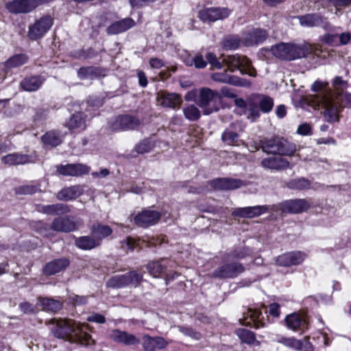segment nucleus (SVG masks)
Listing matches in <instances>:
<instances>
[{
    "label": "nucleus",
    "mask_w": 351,
    "mask_h": 351,
    "mask_svg": "<svg viewBox=\"0 0 351 351\" xmlns=\"http://www.w3.org/2000/svg\"><path fill=\"white\" fill-rule=\"evenodd\" d=\"M315 94L308 95L305 100L314 109L324 108V117L330 123L339 121V114L344 108H351V93L345 92L332 95L328 90V82L316 80L311 86Z\"/></svg>",
    "instance_id": "obj_1"
},
{
    "label": "nucleus",
    "mask_w": 351,
    "mask_h": 351,
    "mask_svg": "<svg viewBox=\"0 0 351 351\" xmlns=\"http://www.w3.org/2000/svg\"><path fill=\"white\" fill-rule=\"evenodd\" d=\"M49 328L56 338L87 346L94 340L88 333V326L69 319H53L49 322Z\"/></svg>",
    "instance_id": "obj_2"
},
{
    "label": "nucleus",
    "mask_w": 351,
    "mask_h": 351,
    "mask_svg": "<svg viewBox=\"0 0 351 351\" xmlns=\"http://www.w3.org/2000/svg\"><path fill=\"white\" fill-rule=\"evenodd\" d=\"M271 51L275 57L289 61L304 58L310 53L306 46L285 43L272 46Z\"/></svg>",
    "instance_id": "obj_3"
},
{
    "label": "nucleus",
    "mask_w": 351,
    "mask_h": 351,
    "mask_svg": "<svg viewBox=\"0 0 351 351\" xmlns=\"http://www.w3.org/2000/svg\"><path fill=\"white\" fill-rule=\"evenodd\" d=\"M261 148L264 152L268 154L285 156H291L296 151V146L294 143L280 136L264 140L262 142Z\"/></svg>",
    "instance_id": "obj_4"
},
{
    "label": "nucleus",
    "mask_w": 351,
    "mask_h": 351,
    "mask_svg": "<svg viewBox=\"0 0 351 351\" xmlns=\"http://www.w3.org/2000/svg\"><path fill=\"white\" fill-rule=\"evenodd\" d=\"M221 101V95L209 88H202L199 90L197 104L202 109L205 115L218 111Z\"/></svg>",
    "instance_id": "obj_5"
},
{
    "label": "nucleus",
    "mask_w": 351,
    "mask_h": 351,
    "mask_svg": "<svg viewBox=\"0 0 351 351\" xmlns=\"http://www.w3.org/2000/svg\"><path fill=\"white\" fill-rule=\"evenodd\" d=\"M143 275L136 271H132L125 274L117 275L110 278L106 282L108 287L123 288L127 286L136 287L142 280Z\"/></svg>",
    "instance_id": "obj_6"
},
{
    "label": "nucleus",
    "mask_w": 351,
    "mask_h": 351,
    "mask_svg": "<svg viewBox=\"0 0 351 351\" xmlns=\"http://www.w3.org/2000/svg\"><path fill=\"white\" fill-rule=\"evenodd\" d=\"M309 207V203L304 199H295L282 202L278 205L271 206V211L280 210L284 213L298 214L307 210Z\"/></svg>",
    "instance_id": "obj_7"
},
{
    "label": "nucleus",
    "mask_w": 351,
    "mask_h": 351,
    "mask_svg": "<svg viewBox=\"0 0 351 351\" xmlns=\"http://www.w3.org/2000/svg\"><path fill=\"white\" fill-rule=\"evenodd\" d=\"M53 24V19L49 15L43 16L29 25L28 36L32 40L41 38L51 29Z\"/></svg>",
    "instance_id": "obj_8"
},
{
    "label": "nucleus",
    "mask_w": 351,
    "mask_h": 351,
    "mask_svg": "<svg viewBox=\"0 0 351 351\" xmlns=\"http://www.w3.org/2000/svg\"><path fill=\"white\" fill-rule=\"evenodd\" d=\"M244 271L245 268L240 263H226L214 270L213 276L220 279L234 278Z\"/></svg>",
    "instance_id": "obj_9"
},
{
    "label": "nucleus",
    "mask_w": 351,
    "mask_h": 351,
    "mask_svg": "<svg viewBox=\"0 0 351 351\" xmlns=\"http://www.w3.org/2000/svg\"><path fill=\"white\" fill-rule=\"evenodd\" d=\"M264 313L261 309L258 308H248L245 313H244L243 319H240V322L243 325L252 326L255 328H259L263 327L265 325V319L267 318V311L265 306H263Z\"/></svg>",
    "instance_id": "obj_10"
},
{
    "label": "nucleus",
    "mask_w": 351,
    "mask_h": 351,
    "mask_svg": "<svg viewBox=\"0 0 351 351\" xmlns=\"http://www.w3.org/2000/svg\"><path fill=\"white\" fill-rule=\"evenodd\" d=\"M222 62L226 64L231 72L239 70L242 74L246 73L244 69H250L251 66L250 60L244 56L239 54L222 55Z\"/></svg>",
    "instance_id": "obj_11"
},
{
    "label": "nucleus",
    "mask_w": 351,
    "mask_h": 351,
    "mask_svg": "<svg viewBox=\"0 0 351 351\" xmlns=\"http://www.w3.org/2000/svg\"><path fill=\"white\" fill-rule=\"evenodd\" d=\"M231 10L227 8H207L198 12V18L204 23L215 22L227 18Z\"/></svg>",
    "instance_id": "obj_12"
},
{
    "label": "nucleus",
    "mask_w": 351,
    "mask_h": 351,
    "mask_svg": "<svg viewBox=\"0 0 351 351\" xmlns=\"http://www.w3.org/2000/svg\"><path fill=\"white\" fill-rule=\"evenodd\" d=\"M160 217L161 214L157 210L145 209L134 217V221L138 227L146 228L156 224Z\"/></svg>",
    "instance_id": "obj_13"
},
{
    "label": "nucleus",
    "mask_w": 351,
    "mask_h": 351,
    "mask_svg": "<svg viewBox=\"0 0 351 351\" xmlns=\"http://www.w3.org/2000/svg\"><path fill=\"white\" fill-rule=\"evenodd\" d=\"M141 121L136 117L130 114L118 116L111 125L112 130H132L138 128Z\"/></svg>",
    "instance_id": "obj_14"
},
{
    "label": "nucleus",
    "mask_w": 351,
    "mask_h": 351,
    "mask_svg": "<svg viewBox=\"0 0 351 351\" xmlns=\"http://www.w3.org/2000/svg\"><path fill=\"white\" fill-rule=\"evenodd\" d=\"M90 169V167L82 163L59 165L56 167L57 172L63 176H82L88 174Z\"/></svg>",
    "instance_id": "obj_15"
},
{
    "label": "nucleus",
    "mask_w": 351,
    "mask_h": 351,
    "mask_svg": "<svg viewBox=\"0 0 351 351\" xmlns=\"http://www.w3.org/2000/svg\"><path fill=\"white\" fill-rule=\"evenodd\" d=\"M306 258V254L300 251L282 254L276 259V263L281 267H290L301 264Z\"/></svg>",
    "instance_id": "obj_16"
},
{
    "label": "nucleus",
    "mask_w": 351,
    "mask_h": 351,
    "mask_svg": "<svg viewBox=\"0 0 351 351\" xmlns=\"http://www.w3.org/2000/svg\"><path fill=\"white\" fill-rule=\"evenodd\" d=\"M6 9L13 14H27L36 8L34 0H12L5 4Z\"/></svg>",
    "instance_id": "obj_17"
},
{
    "label": "nucleus",
    "mask_w": 351,
    "mask_h": 351,
    "mask_svg": "<svg viewBox=\"0 0 351 351\" xmlns=\"http://www.w3.org/2000/svg\"><path fill=\"white\" fill-rule=\"evenodd\" d=\"M268 211H271V206H247L234 209L232 213V215L243 218H253L258 217Z\"/></svg>",
    "instance_id": "obj_18"
},
{
    "label": "nucleus",
    "mask_w": 351,
    "mask_h": 351,
    "mask_svg": "<svg viewBox=\"0 0 351 351\" xmlns=\"http://www.w3.org/2000/svg\"><path fill=\"white\" fill-rule=\"evenodd\" d=\"M211 78L215 82L226 83L238 86L247 87L250 86V82L247 80L240 78L237 76L228 75L226 71H224L223 72L214 73L212 74Z\"/></svg>",
    "instance_id": "obj_19"
},
{
    "label": "nucleus",
    "mask_w": 351,
    "mask_h": 351,
    "mask_svg": "<svg viewBox=\"0 0 351 351\" xmlns=\"http://www.w3.org/2000/svg\"><path fill=\"white\" fill-rule=\"evenodd\" d=\"M268 33L263 29H253L243 37V44L245 46L258 45L263 43L267 38Z\"/></svg>",
    "instance_id": "obj_20"
},
{
    "label": "nucleus",
    "mask_w": 351,
    "mask_h": 351,
    "mask_svg": "<svg viewBox=\"0 0 351 351\" xmlns=\"http://www.w3.org/2000/svg\"><path fill=\"white\" fill-rule=\"evenodd\" d=\"M244 184L243 181L236 178H221L213 180L210 182V186L215 189L234 190L241 187Z\"/></svg>",
    "instance_id": "obj_21"
},
{
    "label": "nucleus",
    "mask_w": 351,
    "mask_h": 351,
    "mask_svg": "<svg viewBox=\"0 0 351 351\" xmlns=\"http://www.w3.org/2000/svg\"><path fill=\"white\" fill-rule=\"evenodd\" d=\"M51 229L62 232H69L77 229V223L71 217H58L53 219Z\"/></svg>",
    "instance_id": "obj_22"
},
{
    "label": "nucleus",
    "mask_w": 351,
    "mask_h": 351,
    "mask_svg": "<svg viewBox=\"0 0 351 351\" xmlns=\"http://www.w3.org/2000/svg\"><path fill=\"white\" fill-rule=\"evenodd\" d=\"M285 323L288 328L293 330H302L304 332L308 328L306 317L296 313L287 315Z\"/></svg>",
    "instance_id": "obj_23"
},
{
    "label": "nucleus",
    "mask_w": 351,
    "mask_h": 351,
    "mask_svg": "<svg viewBox=\"0 0 351 351\" xmlns=\"http://www.w3.org/2000/svg\"><path fill=\"white\" fill-rule=\"evenodd\" d=\"M261 166L265 169L275 171H283L290 168V162L282 157L270 156L261 160Z\"/></svg>",
    "instance_id": "obj_24"
},
{
    "label": "nucleus",
    "mask_w": 351,
    "mask_h": 351,
    "mask_svg": "<svg viewBox=\"0 0 351 351\" xmlns=\"http://www.w3.org/2000/svg\"><path fill=\"white\" fill-rule=\"evenodd\" d=\"M168 345V342L162 337H151L145 335L142 339V346L145 351H156V349H163Z\"/></svg>",
    "instance_id": "obj_25"
},
{
    "label": "nucleus",
    "mask_w": 351,
    "mask_h": 351,
    "mask_svg": "<svg viewBox=\"0 0 351 351\" xmlns=\"http://www.w3.org/2000/svg\"><path fill=\"white\" fill-rule=\"evenodd\" d=\"M110 338L114 341L125 346H135L140 343V340L135 335L119 329L112 331Z\"/></svg>",
    "instance_id": "obj_26"
},
{
    "label": "nucleus",
    "mask_w": 351,
    "mask_h": 351,
    "mask_svg": "<svg viewBox=\"0 0 351 351\" xmlns=\"http://www.w3.org/2000/svg\"><path fill=\"white\" fill-rule=\"evenodd\" d=\"M158 104L165 107L175 108L180 106L182 100L179 95L167 92H160L157 94Z\"/></svg>",
    "instance_id": "obj_27"
},
{
    "label": "nucleus",
    "mask_w": 351,
    "mask_h": 351,
    "mask_svg": "<svg viewBox=\"0 0 351 351\" xmlns=\"http://www.w3.org/2000/svg\"><path fill=\"white\" fill-rule=\"evenodd\" d=\"M69 263L70 261L66 258L54 259L45 265L43 273L47 276L55 275L64 270L69 266Z\"/></svg>",
    "instance_id": "obj_28"
},
{
    "label": "nucleus",
    "mask_w": 351,
    "mask_h": 351,
    "mask_svg": "<svg viewBox=\"0 0 351 351\" xmlns=\"http://www.w3.org/2000/svg\"><path fill=\"white\" fill-rule=\"evenodd\" d=\"M135 25V21L132 18H125L115 21L106 29L108 35H115L124 32Z\"/></svg>",
    "instance_id": "obj_29"
},
{
    "label": "nucleus",
    "mask_w": 351,
    "mask_h": 351,
    "mask_svg": "<svg viewBox=\"0 0 351 351\" xmlns=\"http://www.w3.org/2000/svg\"><path fill=\"white\" fill-rule=\"evenodd\" d=\"M82 110L73 114L70 119L66 123L65 125L70 130L75 129L84 130L86 127V121L90 119V117Z\"/></svg>",
    "instance_id": "obj_30"
},
{
    "label": "nucleus",
    "mask_w": 351,
    "mask_h": 351,
    "mask_svg": "<svg viewBox=\"0 0 351 351\" xmlns=\"http://www.w3.org/2000/svg\"><path fill=\"white\" fill-rule=\"evenodd\" d=\"M83 188L80 185H73L60 191L56 197L60 201H70L76 199L83 194Z\"/></svg>",
    "instance_id": "obj_31"
},
{
    "label": "nucleus",
    "mask_w": 351,
    "mask_h": 351,
    "mask_svg": "<svg viewBox=\"0 0 351 351\" xmlns=\"http://www.w3.org/2000/svg\"><path fill=\"white\" fill-rule=\"evenodd\" d=\"M31 157L29 155L21 153H13L8 154L1 158V161L5 165L10 166L25 165L30 162Z\"/></svg>",
    "instance_id": "obj_32"
},
{
    "label": "nucleus",
    "mask_w": 351,
    "mask_h": 351,
    "mask_svg": "<svg viewBox=\"0 0 351 351\" xmlns=\"http://www.w3.org/2000/svg\"><path fill=\"white\" fill-rule=\"evenodd\" d=\"M45 78L42 76H31L24 78L20 83L21 88L25 91H36L43 84Z\"/></svg>",
    "instance_id": "obj_33"
},
{
    "label": "nucleus",
    "mask_w": 351,
    "mask_h": 351,
    "mask_svg": "<svg viewBox=\"0 0 351 351\" xmlns=\"http://www.w3.org/2000/svg\"><path fill=\"white\" fill-rule=\"evenodd\" d=\"M300 24L304 27H312L321 25L324 21V17L317 13L307 14L298 17Z\"/></svg>",
    "instance_id": "obj_34"
},
{
    "label": "nucleus",
    "mask_w": 351,
    "mask_h": 351,
    "mask_svg": "<svg viewBox=\"0 0 351 351\" xmlns=\"http://www.w3.org/2000/svg\"><path fill=\"white\" fill-rule=\"evenodd\" d=\"M38 211L50 215H63L70 212V208L64 204H56L40 206Z\"/></svg>",
    "instance_id": "obj_35"
},
{
    "label": "nucleus",
    "mask_w": 351,
    "mask_h": 351,
    "mask_svg": "<svg viewBox=\"0 0 351 351\" xmlns=\"http://www.w3.org/2000/svg\"><path fill=\"white\" fill-rule=\"evenodd\" d=\"M37 305L42 306L44 311L56 312L62 307L61 302L49 298L38 297Z\"/></svg>",
    "instance_id": "obj_36"
},
{
    "label": "nucleus",
    "mask_w": 351,
    "mask_h": 351,
    "mask_svg": "<svg viewBox=\"0 0 351 351\" xmlns=\"http://www.w3.org/2000/svg\"><path fill=\"white\" fill-rule=\"evenodd\" d=\"M254 101L263 113H269L274 108V99L266 95H257Z\"/></svg>",
    "instance_id": "obj_37"
},
{
    "label": "nucleus",
    "mask_w": 351,
    "mask_h": 351,
    "mask_svg": "<svg viewBox=\"0 0 351 351\" xmlns=\"http://www.w3.org/2000/svg\"><path fill=\"white\" fill-rule=\"evenodd\" d=\"M221 140L228 145L239 146L243 143L239 135L231 128H226L223 132Z\"/></svg>",
    "instance_id": "obj_38"
},
{
    "label": "nucleus",
    "mask_w": 351,
    "mask_h": 351,
    "mask_svg": "<svg viewBox=\"0 0 351 351\" xmlns=\"http://www.w3.org/2000/svg\"><path fill=\"white\" fill-rule=\"evenodd\" d=\"M112 232V229L110 226L106 225H102L101 223L94 224L91 228V233L95 240L101 241L110 236Z\"/></svg>",
    "instance_id": "obj_39"
},
{
    "label": "nucleus",
    "mask_w": 351,
    "mask_h": 351,
    "mask_svg": "<svg viewBox=\"0 0 351 351\" xmlns=\"http://www.w3.org/2000/svg\"><path fill=\"white\" fill-rule=\"evenodd\" d=\"M243 43V38L238 35H228L221 41V47L224 50H235Z\"/></svg>",
    "instance_id": "obj_40"
},
{
    "label": "nucleus",
    "mask_w": 351,
    "mask_h": 351,
    "mask_svg": "<svg viewBox=\"0 0 351 351\" xmlns=\"http://www.w3.org/2000/svg\"><path fill=\"white\" fill-rule=\"evenodd\" d=\"M102 104V100L96 97H90L86 104L83 103L82 104V106L80 107V109L84 110V111L88 114V116L91 119L96 114L95 111L97 110V109L101 106Z\"/></svg>",
    "instance_id": "obj_41"
},
{
    "label": "nucleus",
    "mask_w": 351,
    "mask_h": 351,
    "mask_svg": "<svg viewBox=\"0 0 351 351\" xmlns=\"http://www.w3.org/2000/svg\"><path fill=\"white\" fill-rule=\"evenodd\" d=\"M75 245L77 247L88 250L100 245V242L98 240H95L93 237L85 236L80 237L75 239Z\"/></svg>",
    "instance_id": "obj_42"
},
{
    "label": "nucleus",
    "mask_w": 351,
    "mask_h": 351,
    "mask_svg": "<svg viewBox=\"0 0 351 351\" xmlns=\"http://www.w3.org/2000/svg\"><path fill=\"white\" fill-rule=\"evenodd\" d=\"M332 86L334 88L332 91L328 84V91L331 93V94L334 95H339L343 93L345 90H346L348 87V81L344 80L342 77L337 76L332 81Z\"/></svg>",
    "instance_id": "obj_43"
},
{
    "label": "nucleus",
    "mask_w": 351,
    "mask_h": 351,
    "mask_svg": "<svg viewBox=\"0 0 351 351\" xmlns=\"http://www.w3.org/2000/svg\"><path fill=\"white\" fill-rule=\"evenodd\" d=\"M276 341L295 350H301L302 348V341L294 337H280Z\"/></svg>",
    "instance_id": "obj_44"
},
{
    "label": "nucleus",
    "mask_w": 351,
    "mask_h": 351,
    "mask_svg": "<svg viewBox=\"0 0 351 351\" xmlns=\"http://www.w3.org/2000/svg\"><path fill=\"white\" fill-rule=\"evenodd\" d=\"M42 141L45 145L56 147L62 143V138L59 133L49 131L42 136Z\"/></svg>",
    "instance_id": "obj_45"
},
{
    "label": "nucleus",
    "mask_w": 351,
    "mask_h": 351,
    "mask_svg": "<svg viewBox=\"0 0 351 351\" xmlns=\"http://www.w3.org/2000/svg\"><path fill=\"white\" fill-rule=\"evenodd\" d=\"M184 117L190 121H196L201 117V112L197 106L191 104L182 109Z\"/></svg>",
    "instance_id": "obj_46"
},
{
    "label": "nucleus",
    "mask_w": 351,
    "mask_h": 351,
    "mask_svg": "<svg viewBox=\"0 0 351 351\" xmlns=\"http://www.w3.org/2000/svg\"><path fill=\"white\" fill-rule=\"evenodd\" d=\"M235 333L241 341L245 343L250 345L256 341L255 334L247 329L238 328L235 330Z\"/></svg>",
    "instance_id": "obj_47"
},
{
    "label": "nucleus",
    "mask_w": 351,
    "mask_h": 351,
    "mask_svg": "<svg viewBox=\"0 0 351 351\" xmlns=\"http://www.w3.org/2000/svg\"><path fill=\"white\" fill-rule=\"evenodd\" d=\"M287 186L290 189L304 190L310 187V182L307 179L300 178L290 180L287 183Z\"/></svg>",
    "instance_id": "obj_48"
},
{
    "label": "nucleus",
    "mask_w": 351,
    "mask_h": 351,
    "mask_svg": "<svg viewBox=\"0 0 351 351\" xmlns=\"http://www.w3.org/2000/svg\"><path fill=\"white\" fill-rule=\"evenodd\" d=\"M27 60V57L25 54H18L9 58L5 62V66L8 68L18 67L24 64Z\"/></svg>",
    "instance_id": "obj_49"
},
{
    "label": "nucleus",
    "mask_w": 351,
    "mask_h": 351,
    "mask_svg": "<svg viewBox=\"0 0 351 351\" xmlns=\"http://www.w3.org/2000/svg\"><path fill=\"white\" fill-rule=\"evenodd\" d=\"M14 190L15 193L18 195H32L40 191L37 184L32 183L27 185L20 186L15 188Z\"/></svg>",
    "instance_id": "obj_50"
},
{
    "label": "nucleus",
    "mask_w": 351,
    "mask_h": 351,
    "mask_svg": "<svg viewBox=\"0 0 351 351\" xmlns=\"http://www.w3.org/2000/svg\"><path fill=\"white\" fill-rule=\"evenodd\" d=\"M187 66H194L196 69H203L207 65V61L204 60L202 55L197 54L193 58L185 60Z\"/></svg>",
    "instance_id": "obj_51"
},
{
    "label": "nucleus",
    "mask_w": 351,
    "mask_h": 351,
    "mask_svg": "<svg viewBox=\"0 0 351 351\" xmlns=\"http://www.w3.org/2000/svg\"><path fill=\"white\" fill-rule=\"evenodd\" d=\"M147 268L150 275L158 277L164 271L165 267L160 261H153L147 265Z\"/></svg>",
    "instance_id": "obj_52"
},
{
    "label": "nucleus",
    "mask_w": 351,
    "mask_h": 351,
    "mask_svg": "<svg viewBox=\"0 0 351 351\" xmlns=\"http://www.w3.org/2000/svg\"><path fill=\"white\" fill-rule=\"evenodd\" d=\"M154 147V143L149 139H144L136 145L135 149L138 154H145L150 152Z\"/></svg>",
    "instance_id": "obj_53"
},
{
    "label": "nucleus",
    "mask_w": 351,
    "mask_h": 351,
    "mask_svg": "<svg viewBox=\"0 0 351 351\" xmlns=\"http://www.w3.org/2000/svg\"><path fill=\"white\" fill-rule=\"evenodd\" d=\"M19 306L20 310L25 314H34L36 313V306L29 302H21Z\"/></svg>",
    "instance_id": "obj_54"
},
{
    "label": "nucleus",
    "mask_w": 351,
    "mask_h": 351,
    "mask_svg": "<svg viewBox=\"0 0 351 351\" xmlns=\"http://www.w3.org/2000/svg\"><path fill=\"white\" fill-rule=\"evenodd\" d=\"M207 62L213 67L220 69L222 68V63L219 61L217 58L215 54L213 53L209 52L206 53V56Z\"/></svg>",
    "instance_id": "obj_55"
},
{
    "label": "nucleus",
    "mask_w": 351,
    "mask_h": 351,
    "mask_svg": "<svg viewBox=\"0 0 351 351\" xmlns=\"http://www.w3.org/2000/svg\"><path fill=\"white\" fill-rule=\"evenodd\" d=\"M94 69L93 67L80 68L77 71V75L80 79H88L93 75Z\"/></svg>",
    "instance_id": "obj_56"
},
{
    "label": "nucleus",
    "mask_w": 351,
    "mask_h": 351,
    "mask_svg": "<svg viewBox=\"0 0 351 351\" xmlns=\"http://www.w3.org/2000/svg\"><path fill=\"white\" fill-rule=\"evenodd\" d=\"M249 118L254 121L260 117V109L254 101L253 104L249 107Z\"/></svg>",
    "instance_id": "obj_57"
},
{
    "label": "nucleus",
    "mask_w": 351,
    "mask_h": 351,
    "mask_svg": "<svg viewBox=\"0 0 351 351\" xmlns=\"http://www.w3.org/2000/svg\"><path fill=\"white\" fill-rule=\"evenodd\" d=\"M69 301L74 305H84L88 302L86 296L73 295L69 297Z\"/></svg>",
    "instance_id": "obj_58"
},
{
    "label": "nucleus",
    "mask_w": 351,
    "mask_h": 351,
    "mask_svg": "<svg viewBox=\"0 0 351 351\" xmlns=\"http://www.w3.org/2000/svg\"><path fill=\"white\" fill-rule=\"evenodd\" d=\"M180 331L186 336L191 337L195 339L200 338V334L191 328L180 326L179 327Z\"/></svg>",
    "instance_id": "obj_59"
},
{
    "label": "nucleus",
    "mask_w": 351,
    "mask_h": 351,
    "mask_svg": "<svg viewBox=\"0 0 351 351\" xmlns=\"http://www.w3.org/2000/svg\"><path fill=\"white\" fill-rule=\"evenodd\" d=\"M87 321L98 324H104L106 322V318L101 314L93 313L87 317Z\"/></svg>",
    "instance_id": "obj_60"
},
{
    "label": "nucleus",
    "mask_w": 351,
    "mask_h": 351,
    "mask_svg": "<svg viewBox=\"0 0 351 351\" xmlns=\"http://www.w3.org/2000/svg\"><path fill=\"white\" fill-rule=\"evenodd\" d=\"M297 132L301 135H308L311 133V127L308 123L300 125L298 128Z\"/></svg>",
    "instance_id": "obj_61"
},
{
    "label": "nucleus",
    "mask_w": 351,
    "mask_h": 351,
    "mask_svg": "<svg viewBox=\"0 0 351 351\" xmlns=\"http://www.w3.org/2000/svg\"><path fill=\"white\" fill-rule=\"evenodd\" d=\"M337 38L341 45H346L350 41L351 42V34L349 32H343L341 34H337Z\"/></svg>",
    "instance_id": "obj_62"
},
{
    "label": "nucleus",
    "mask_w": 351,
    "mask_h": 351,
    "mask_svg": "<svg viewBox=\"0 0 351 351\" xmlns=\"http://www.w3.org/2000/svg\"><path fill=\"white\" fill-rule=\"evenodd\" d=\"M149 64L154 69H160L165 66L163 60L158 58H152L149 60Z\"/></svg>",
    "instance_id": "obj_63"
},
{
    "label": "nucleus",
    "mask_w": 351,
    "mask_h": 351,
    "mask_svg": "<svg viewBox=\"0 0 351 351\" xmlns=\"http://www.w3.org/2000/svg\"><path fill=\"white\" fill-rule=\"evenodd\" d=\"M221 94L224 97H228V98L232 99V98H235L237 97L236 94L234 93L232 89H231L227 86L222 87L221 89Z\"/></svg>",
    "instance_id": "obj_64"
}]
</instances>
